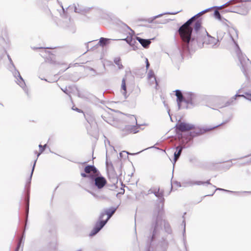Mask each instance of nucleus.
<instances>
[{
  "label": "nucleus",
  "mask_w": 251,
  "mask_h": 251,
  "mask_svg": "<svg viewBox=\"0 0 251 251\" xmlns=\"http://www.w3.org/2000/svg\"><path fill=\"white\" fill-rule=\"evenodd\" d=\"M152 193L159 199V203L155 205L153 210L151 227L146 233V251H167L168 243L166 237H162L157 240L162 229V217L164 213V191L158 188L157 191Z\"/></svg>",
  "instance_id": "f257e3e1"
},
{
  "label": "nucleus",
  "mask_w": 251,
  "mask_h": 251,
  "mask_svg": "<svg viewBox=\"0 0 251 251\" xmlns=\"http://www.w3.org/2000/svg\"><path fill=\"white\" fill-rule=\"evenodd\" d=\"M201 25L202 23L198 21L193 25V32L189 33L188 31H185L183 33L180 34L184 43L177 48V58L178 60L183 59L184 53L190 51L196 41L198 44L211 45L212 48L219 46L217 39L209 35L206 29L202 27Z\"/></svg>",
  "instance_id": "f03ea898"
},
{
  "label": "nucleus",
  "mask_w": 251,
  "mask_h": 251,
  "mask_svg": "<svg viewBox=\"0 0 251 251\" xmlns=\"http://www.w3.org/2000/svg\"><path fill=\"white\" fill-rule=\"evenodd\" d=\"M229 3V1L227 2L226 3L222 5H221L220 6H214L209 8H208L207 9H205L201 12H199L197 14L195 15V16H193L191 18H190L189 20H188L185 23H184L181 26H180L178 29V32L179 34H182L184 33V31H188L189 32H193V25H195V23L198 21H200L201 22V19L200 18V15L208 11L209 10L215 8V7H218L221 8L224 5L227 4Z\"/></svg>",
  "instance_id": "7ed1b4c3"
},
{
  "label": "nucleus",
  "mask_w": 251,
  "mask_h": 251,
  "mask_svg": "<svg viewBox=\"0 0 251 251\" xmlns=\"http://www.w3.org/2000/svg\"><path fill=\"white\" fill-rule=\"evenodd\" d=\"M176 96L178 110L183 108H192L199 103L196 99L197 95H188L187 98H185L184 95Z\"/></svg>",
  "instance_id": "20e7f679"
},
{
  "label": "nucleus",
  "mask_w": 251,
  "mask_h": 251,
  "mask_svg": "<svg viewBox=\"0 0 251 251\" xmlns=\"http://www.w3.org/2000/svg\"><path fill=\"white\" fill-rule=\"evenodd\" d=\"M48 147L47 144H45L44 145H42L41 144H40L39 145V151L38 152L37 151H35V153L37 154V158L34 160V163L33 164L31 173L29 176V178L27 180L26 182V184L25 186V195L27 196V200L28 202V204H29V194H30V185H31V179L32 177V175L33 174V172L35 169V167L36 166V163L37 162V159L38 157L45 150L46 148Z\"/></svg>",
  "instance_id": "39448f33"
},
{
  "label": "nucleus",
  "mask_w": 251,
  "mask_h": 251,
  "mask_svg": "<svg viewBox=\"0 0 251 251\" xmlns=\"http://www.w3.org/2000/svg\"><path fill=\"white\" fill-rule=\"evenodd\" d=\"M232 118V116H230L227 119L223 121L221 124L220 125L213 126V127H200L196 126V125H193V128H191L190 129V131H188V135L191 138H194L197 136H199L200 135H201L206 132L216 127L219 126L221 125L225 124L227 123H228L229 121L231 120Z\"/></svg>",
  "instance_id": "423d86ee"
},
{
  "label": "nucleus",
  "mask_w": 251,
  "mask_h": 251,
  "mask_svg": "<svg viewBox=\"0 0 251 251\" xmlns=\"http://www.w3.org/2000/svg\"><path fill=\"white\" fill-rule=\"evenodd\" d=\"M230 38H231L232 41L234 42V43L235 45L236 49V52L237 54V55L238 56L239 61L240 62V65H241V68L242 69V71L243 72V73L245 75L246 71L247 70V66L249 64L251 63L250 60L247 58V57L245 55L243 54V53L241 51V50H240L239 45L238 44L235 42L234 38L232 37V36L230 35Z\"/></svg>",
  "instance_id": "0eeeda50"
},
{
  "label": "nucleus",
  "mask_w": 251,
  "mask_h": 251,
  "mask_svg": "<svg viewBox=\"0 0 251 251\" xmlns=\"http://www.w3.org/2000/svg\"><path fill=\"white\" fill-rule=\"evenodd\" d=\"M99 174L100 176H96L95 175H93L92 178L90 182V184L93 189L97 188L99 190L101 189L107 183V180L105 178L102 176L100 173Z\"/></svg>",
  "instance_id": "6e6552de"
},
{
  "label": "nucleus",
  "mask_w": 251,
  "mask_h": 251,
  "mask_svg": "<svg viewBox=\"0 0 251 251\" xmlns=\"http://www.w3.org/2000/svg\"><path fill=\"white\" fill-rule=\"evenodd\" d=\"M132 116L135 119L136 121V125H126L122 130V136L124 137L129 134H135L139 131L141 126L143 125L138 124L136 117L134 115Z\"/></svg>",
  "instance_id": "1a4fd4ad"
},
{
  "label": "nucleus",
  "mask_w": 251,
  "mask_h": 251,
  "mask_svg": "<svg viewBox=\"0 0 251 251\" xmlns=\"http://www.w3.org/2000/svg\"><path fill=\"white\" fill-rule=\"evenodd\" d=\"M107 223V221H105V220H104L103 218H100V216H99L98 221L89 233V236L93 237L96 235L101 229H102Z\"/></svg>",
  "instance_id": "9d476101"
},
{
  "label": "nucleus",
  "mask_w": 251,
  "mask_h": 251,
  "mask_svg": "<svg viewBox=\"0 0 251 251\" xmlns=\"http://www.w3.org/2000/svg\"><path fill=\"white\" fill-rule=\"evenodd\" d=\"M107 173L109 180L112 183L113 185L117 184L118 181V176L112 164H111L110 167L107 168Z\"/></svg>",
  "instance_id": "9b49d317"
},
{
  "label": "nucleus",
  "mask_w": 251,
  "mask_h": 251,
  "mask_svg": "<svg viewBox=\"0 0 251 251\" xmlns=\"http://www.w3.org/2000/svg\"><path fill=\"white\" fill-rule=\"evenodd\" d=\"M77 96L95 105H97L99 103H105L104 100L98 98L96 95H77Z\"/></svg>",
  "instance_id": "f8f14e48"
},
{
  "label": "nucleus",
  "mask_w": 251,
  "mask_h": 251,
  "mask_svg": "<svg viewBox=\"0 0 251 251\" xmlns=\"http://www.w3.org/2000/svg\"><path fill=\"white\" fill-rule=\"evenodd\" d=\"M124 100L123 103L130 108H134L136 104V95H123Z\"/></svg>",
  "instance_id": "ddd939ff"
},
{
  "label": "nucleus",
  "mask_w": 251,
  "mask_h": 251,
  "mask_svg": "<svg viewBox=\"0 0 251 251\" xmlns=\"http://www.w3.org/2000/svg\"><path fill=\"white\" fill-rule=\"evenodd\" d=\"M118 207V206L117 207L112 206L108 208L105 209L103 211L101 212L100 213V215H99V216H100V218L103 219L104 217L106 215L107 218L105 220L107 221V222H108L109 220L111 218V217H112L113 215L115 213V212L117 210Z\"/></svg>",
  "instance_id": "4468645a"
},
{
  "label": "nucleus",
  "mask_w": 251,
  "mask_h": 251,
  "mask_svg": "<svg viewBox=\"0 0 251 251\" xmlns=\"http://www.w3.org/2000/svg\"><path fill=\"white\" fill-rule=\"evenodd\" d=\"M9 70L12 72L14 76L17 79L18 84L22 87H23L25 85V81L22 76L21 75L20 72L18 70L15 68L9 67Z\"/></svg>",
  "instance_id": "2eb2a0df"
},
{
  "label": "nucleus",
  "mask_w": 251,
  "mask_h": 251,
  "mask_svg": "<svg viewBox=\"0 0 251 251\" xmlns=\"http://www.w3.org/2000/svg\"><path fill=\"white\" fill-rule=\"evenodd\" d=\"M240 97H243L245 99L251 101V95H234L230 100L225 102L224 106H228L235 104L236 100Z\"/></svg>",
  "instance_id": "dca6fc26"
},
{
  "label": "nucleus",
  "mask_w": 251,
  "mask_h": 251,
  "mask_svg": "<svg viewBox=\"0 0 251 251\" xmlns=\"http://www.w3.org/2000/svg\"><path fill=\"white\" fill-rule=\"evenodd\" d=\"M176 128L180 131H190L193 127V124L186 123L183 121H178L176 125Z\"/></svg>",
  "instance_id": "f3484780"
},
{
  "label": "nucleus",
  "mask_w": 251,
  "mask_h": 251,
  "mask_svg": "<svg viewBox=\"0 0 251 251\" xmlns=\"http://www.w3.org/2000/svg\"><path fill=\"white\" fill-rule=\"evenodd\" d=\"M162 222H163V225H164V230L168 234H171L172 233V228H171V226L170 225V224L166 221H163L162 220ZM163 225V222H162V225ZM162 230V228L161 229V230H160V233L161 232V231ZM159 235H160V233L159 234ZM162 237H166V240L168 241L167 240V236H165V235H163V236H162L161 238H160V235L158 236V238H157V240H160L161 239V238ZM168 243H169V242L167 241ZM169 246V245L168 246V247ZM168 248V247L167 248ZM168 249H167V250Z\"/></svg>",
  "instance_id": "a211bd4d"
},
{
  "label": "nucleus",
  "mask_w": 251,
  "mask_h": 251,
  "mask_svg": "<svg viewBox=\"0 0 251 251\" xmlns=\"http://www.w3.org/2000/svg\"><path fill=\"white\" fill-rule=\"evenodd\" d=\"M154 38L146 39L142 38L139 37H136V40L138 41V42L143 48L146 49H147L149 47L151 43V41Z\"/></svg>",
  "instance_id": "6ab92c4d"
},
{
  "label": "nucleus",
  "mask_w": 251,
  "mask_h": 251,
  "mask_svg": "<svg viewBox=\"0 0 251 251\" xmlns=\"http://www.w3.org/2000/svg\"><path fill=\"white\" fill-rule=\"evenodd\" d=\"M123 40L126 41V42L131 47H132V49L134 50H136L138 49V46L139 45L138 43L136 41V39H133L132 38H126L122 39Z\"/></svg>",
  "instance_id": "aec40b11"
},
{
  "label": "nucleus",
  "mask_w": 251,
  "mask_h": 251,
  "mask_svg": "<svg viewBox=\"0 0 251 251\" xmlns=\"http://www.w3.org/2000/svg\"><path fill=\"white\" fill-rule=\"evenodd\" d=\"M84 172L88 174H91V172L96 175L100 174L99 171L94 165H87L84 168Z\"/></svg>",
  "instance_id": "412c9836"
},
{
  "label": "nucleus",
  "mask_w": 251,
  "mask_h": 251,
  "mask_svg": "<svg viewBox=\"0 0 251 251\" xmlns=\"http://www.w3.org/2000/svg\"><path fill=\"white\" fill-rule=\"evenodd\" d=\"M183 148L177 146L176 148V151L174 153L173 165L174 166L176 162L179 159Z\"/></svg>",
  "instance_id": "4be33fe9"
},
{
  "label": "nucleus",
  "mask_w": 251,
  "mask_h": 251,
  "mask_svg": "<svg viewBox=\"0 0 251 251\" xmlns=\"http://www.w3.org/2000/svg\"><path fill=\"white\" fill-rule=\"evenodd\" d=\"M111 40H117L116 39H111L109 38L101 37L99 39V41L98 42L97 46H100L102 47H104L106 46L107 45L109 44L110 41Z\"/></svg>",
  "instance_id": "5701e85b"
},
{
  "label": "nucleus",
  "mask_w": 251,
  "mask_h": 251,
  "mask_svg": "<svg viewBox=\"0 0 251 251\" xmlns=\"http://www.w3.org/2000/svg\"><path fill=\"white\" fill-rule=\"evenodd\" d=\"M77 6H76L75 4H73V7L74 8V12L75 13L84 14V13L86 12L89 10V8L80 6L78 4H77Z\"/></svg>",
  "instance_id": "b1692460"
},
{
  "label": "nucleus",
  "mask_w": 251,
  "mask_h": 251,
  "mask_svg": "<svg viewBox=\"0 0 251 251\" xmlns=\"http://www.w3.org/2000/svg\"><path fill=\"white\" fill-rule=\"evenodd\" d=\"M153 148H154V146L149 147V148H147L146 149H145L142 150L141 151H139L138 152H136V153H129V152H128L127 151H122V152H120L119 156H120V158H123L125 157H126V155L124 154V153H126L127 155L130 154V155H134L138 154L140 153V152H141L142 151H145V150H148L149 149Z\"/></svg>",
  "instance_id": "393cba45"
},
{
  "label": "nucleus",
  "mask_w": 251,
  "mask_h": 251,
  "mask_svg": "<svg viewBox=\"0 0 251 251\" xmlns=\"http://www.w3.org/2000/svg\"><path fill=\"white\" fill-rule=\"evenodd\" d=\"M180 11H177V12H165V13H161V14H158L157 15H156L155 16H153V17H151V18L149 19V20H148V22L149 23H152L153 22V21L154 20H155L156 19H157L158 18L161 17L162 16H163V15H164L165 14L175 15V14H177Z\"/></svg>",
  "instance_id": "a878e982"
},
{
  "label": "nucleus",
  "mask_w": 251,
  "mask_h": 251,
  "mask_svg": "<svg viewBox=\"0 0 251 251\" xmlns=\"http://www.w3.org/2000/svg\"><path fill=\"white\" fill-rule=\"evenodd\" d=\"M68 93L69 94H79L77 88L75 85L68 86Z\"/></svg>",
  "instance_id": "bb28decb"
},
{
  "label": "nucleus",
  "mask_w": 251,
  "mask_h": 251,
  "mask_svg": "<svg viewBox=\"0 0 251 251\" xmlns=\"http://www.w3.org/2000/svg\"><path fill=\"white\" fill-rule=\"evenodd\" d=\"M217 190L220 191H223V192H227V193H238V192L230 191V190H228L225 189H223V188H216V189L215 190H214V191L212 192V194H208V195H206L204 196L203 197L204 198V197H207V196H212L214 195V194L215 193V192L216 191H217Z\"/></svg>",
  "instance_id": "cd10ccee"
},
{
  "label": "nucleus",
  "mask_w": 251,
  "mask_h": 251,
  "mask_svg": "<svg viewBox=\"0 0 251 251\" xmlns=\"http://www.w3.org/2000/svg\"><path fill=\"white\" fill-rule=\"evenodd\" d=\"M214 16L215 18L218 19L222 22H224V21H227L226 19L223 17L220 12L217 10H215L214 12Z\"/></svg>",
  "instance_id": "c85d7f7f"
},
{
  "label": "nucleus",
  "mask_w": 251,
  "mask_h": 251,
  "mask_svg": "<svg viewBox=\"0 0 251 251\" xmlns=\"http://www.w3.org/2000/svg\"><path fill=\"white\" fill-rule=\"evenodd\" d=\"M56 242L55 240L50 242L48 245V249L50 251H54L56 249Z\"/></svg>",
  "instance_id": "c756f323"
},
{
  "label": "nucleus",
  "mask_w": 251,
  "mask_h": 251,
  "mask_svg": "<svg viewBox=\"0 0 251 251\" xmlns=\"http://www.w3.org/2000/svg\"><path fill=\"white\" fill-rule=\"evenodd\" d=\"M160 98L162 102H163L165 107L166 108V109L167 110V112H168L169 116H170V109H169L168 105L166 103V100H165V97H164L163 95H160Z\"/></svg>",
  "instance_id": "7c9ffc66"
},
{
  "label": "nucleus",
  "mask_w": 251,
  "mask_h": 251,
  "mask_svg": "<svg viewBox=\"0 0 251 251\" xmlns=\"http://www.w3.org/2000/svg\"><path fill=\"white\" fill-rule=\"evenodd\" d=\"M202 183L201 182V181L189 180L185 182V184L190 186H192L194 185H201L202 184Z\"/></svg>",
  "instance_id": "2f4dec72"
},
{
  "label": "nucleus",
  "mask_w": 251,
  "mask_h": 251,
  "mask_svg": "<svg viewBox=\"0 0 251 251\" xmlns=\"http://www.w3.org/2000/svg\"><path fill=\"white\" fill-rule=\"evenodd\" d=\"M114 62L115 64L118 66V69L119 70L123 69L124 67L122 63H121V58L120 57L115 58L114 59Z\"/></svg>",
  "instance_id": "473e14b6"
},
{
  "label": "nucleus",
  "mask_w": 251,
  "mask_h": 251,
  "mask_svg": "<svg viewBox=\"0 0 251 251\" xmlns=\"http://www.w3.org/2000/svg\"><path fill=\"white\" fill-rule=\"evenodd\" d=\"M226 34L225 32H223L222 31H217V40L218 41V42L219 43V42H220L223 38L225 34Z\"/></svg>",
  "instance_id": "72a5a7b5"
},
{
  "label": "nucleus",
  "mask_w": 251,
  "mask_h": 251,
  "mask_svg": "<svg viewBox=\"0 0 251 251\" xmlns=\"http://www.w3.org/2000/svg\"><path fill=\"white\" fill-rule=\"evenodd\" d=\"M121 89L124 91L123 94H126V79L125 78H123L122 81Z\"/></svg>",
  "instance_id": "f704fd0d"
},
{
  "label": "nucleus",
  "mask_w": 251,
  "mask_h": 251,
  "mask_svg": "<svg viewBox=\"0 0 251 251\" xmlns=\"http://www.w3.org/2000/svg\"><path fill=\"white\" fill-rule=\"evenodd\" d=\"M80 175L82 177L88 178L90 182L91 179L92 178V176L93 175L92 174H88L87 173L84 172H81L80 173Z\"/></svg>",
  "instance_id": "c9c22d12"
},
{
  "label": "nucleus",
  "mask_w": 251,
  "mask_h": 251,
  "mask_svg": "<svg viewBox=\"0 0 251 251\" xmlns=\"http://www.w3.org/2000/svg\"><path fill=\"white\" fill-rule=\"evenodd\" d=\"M148 76L149 78L151 79L153 78L156 81L155 75L154 74L153 71L152 70L149 71Z\"/></svg>",
  "instance_id": "e433bc0d"
},
{
  "label": "nucleus",
  "mask_w": 251,
  "mask_h": 251,
  "mask_svg": "<svg viewBox=\"0 0 251 251\" xmlns=\"http://www.w3.org/2000/svg\"><path fill=\"white\" fill-rule=\"evenodd\" d=\"M188 160L189 162L192 164H195L197 161V158L193 156L189 157Z\"/></svg>",
  "instance_id": "4c0bfd02"
},
{
  "label": "nucleus",
  "mask_w": 251,
  "mask_h": 251,
  "mask_svg": "<svg viewBox=\"0 0 251 251\" xmlns=\"http://www.w3.org/2000/svg\"><path fill=\"white\" fill-rule=\"evenodd\" d=\"M243 2H245V5L248 4L247 8H251V0H241Z\"/></svg>",
  "instance_id": "58836bf2"
},
{
  "label": "nucleus",
  "mask_w": 251,
  "mask_h": 251,
  "mask_svg": "<svg viewBox=\"0 0 251 251\" xmlns=\"http://www.w3.org/2000/svg\"><path fill=\"white\" fill-rule=\"evenodd\" d=\"M7 58H8L9 61V62H10V64L11 65V66L10 67L12 68H15V66L13 62V61H12L10 56L8 54H7Z\"/></svg>",
  "instance_id": "ea45409f"
},
{
  "label": "nucleus",
  "mask_w": 251,
  "mask_h": 251,
  "mask_svg": "<svg viewBox=\"0 0 251 251\" xmlns=\"http://www.w3.org/2000/svg\"><path fill=\"white\" fill-rule=\"evenodd\" d=\"M210 179H208V180H207L206 181H201V182L202 183L201 185H203L204 184H206L207 185H210L212 186V187L213 188H216V186L212 185L211 183H210Z\"/></svg>",
  "instance_id": "a19ab883"
},
{
  "label": "nucleus",
  "mask_w": 251,
  "mask_h": 251,
  "mask_svg": "<svg viewBox=\"0 0 251 251\" xmlns=\"http://www.w3.org/2000/svg\"><path fill=\"white\" fill-rule=\"evenodd\" d=\"M72 109L74 111H76L78 113H83V111L81 109H80L77 107H75V105L73 106V107H72Z\"/></svg>",
  "instance_id": "79ce46f5"
},
{
  "label": "nucleus",
  "mask_w": 251,
  "mask_h": 251,
  "mask_svg": "<svg viewBox=\"0 0 251 251\" xmlns=\"http://www.w3.org/2000/svg\"><path fill=\"white\" fill-rule=\"evenodd\" d=\"M186 214V212H184L183 215L182 216V218L183 219V220L182 222V225L183 226V228H186V222H185V217H184V215Z\"/></svg>",
  "instance_id": "37998d69"
},
{
  "label": "nucleus",
  "mask_w": 251,
  "mask_h": 251,
  "mask_svg": "<svg viewBox=\"0 0 251 251\" xmlns=\"http://www.w3.org/2000/svg\"><path fill=\"white\" fill-rule=\"evenodd\" d=\"M88 193H89L90 194H91L93 196H94L95 198H98L99 197V196H98L96 193H95L94 192L90 191V190H86Z\"/></svg>",
  "instance_id": "c03bdc74"
},
{
  "label": "nucleus",
  "mask_w": 251,
  "mask_h": 251,
  "mask_svg": "<svg viewBox=\"0 0 251 251\" xmlns=\"http://www.w3.org/2000/svg\"><path fill=\"white\" fill-rule=\"evenodd\" d=\"M231 159L227 161V162H229V164L226 165V167L227 169H229L233 165V164L231 162Z\"/></svg>",
  "instance_id": "a18cd8bd"
},
{
  "label": "nucleus",
  "mask_w": 251,
  "mask_h": 251,
  "mask_svg": "<svg viewBox=\"0 0 251 251\" xmlns=\"http://www.w3.org/2000/svg\"><path fill=\"white\" fill-rule=\"evenodd\" d=\"M68 160L72 162H74V163H77V164H81L82 165H84V164H86L88 161H84V162H82V163H80V162H76L75 161H74V160H71V159H67Z\"/></svg>",
  "instance_id": "49530a36"
},
{
  "label": "nucleus",
  "mask_w": 251,
  "mask_h": 251,
  "mask_svg": "<svg viewBox=\"0 0 251 251\" xmlns=\"http://www.w3.org/2000/svg\"><path fill=\"white\" fill-rule=\"evenodd\" d=\"M173 92L175 93V94H183L182 91L179 89L175 90L173 91Z\"/></svg>",
  "instance_id": "de8ad7c7"
},
{
  "label": "nucleus",
  "mask_w": 251,
  "mask_h": 251,
  "mask_svg": "<svg viewBox=\"0 0 251 251\" xmlns=\"http://www.w3.org/2000/svg\"><path fill=\"white\" fill-rule=\"evenodd\" d=\"M123 25L126 26L128 29L130 30L132 32L134 33V31L129 27L125 23H123Z\"/></svg>",
  "instance_id": "09e8293b"
},
{
  "label": "nucleus",
  "mask_w": 251,
  "mask_h": 251,
  "mask_svg": "<svg viewBox=\"0 0 251 251\" xmlns=\"http://www.w3.org/2000/svg\"><path fill=\"white\" fill-rule=\"evenodd\" d=\"M183 244L184 246L185 247V249L187 251V247H186V238L185 237H183Z\"/></svg>",
  "instance_id": "8fccbe9b"
},
{
  "label": "nucleus",
  "mask_w": 251,
  "mask_h": 251,
  "mask_svg": "<svg viewBox=\"0 0 251 251\" xmlns=\"http://www.w3.org/2000/svg\"><path fill=\"white\" fill-rule=\"evenodd\" d=\"M62 90L66 94H69L68 93V91L66 90H68V86H66L64 89L62 88Z\"/></svg>",
  "instance_id": "3c124183"
},
{
  "label": "nucleus",
  "mask_w": 251,
  "mask_h": 251,
  "mask_svg": "<svg viewBox=\"0 0 251 251\" xmlns=\"http://www.w3.org/2000/svg\"><path fill=\"white\" fill-rule=\"evenodd\" d=\"M169 20H168V19H165L164 20L163 22H160V24H166L167 23V22H168Z\"/></svg>",
  "instance_id": "603ef678"
},
{
  "label": "nucleus",
  "mask_w": 251,
  "mask_h": 251,
  "mask_svg": "<svg viewBox=\"0 0 251 251\" xmlns=\"http://www.w3.org/2000/svg\"><path fill=\"white\" fill-rule=\"evenodd\" d=\"M150 66V64L149 62H148L146 64V67L147 70L149 69Z\"/></svg>",
  "instance_id": "864d4df0"
},
{
  "label": "nucleus",
  "mask_w": 251,
  "mask_h": 251,
  "mask_svg": "<svg viewBox=\"0 0 251 251\" xmlns=\"http://www.w3.org/2000/svg\"><path fill=\"white\" fill-rule=\"evenodd\" d=\"M89 70L90 71H92L93 72H94L95 73H96V70L93 68H91V67H89Z\"/></svg>",
  "instance_id": "5fc2aeb1"
},
{
  "label": "nucleus",
  "mask_w": 251,
  "mask_h": 251,
  "mask_svg": "<svg viewBox=\"0 0 251 251\" xmlns=\"http://www.w3.org/2000/svg\"><path fill=\"white\" fill-rule=\"evenodd\" d=\"M243 94H251V91H246L243 92Z\"/></svg>",
  "instance_id": "6e6d98bb"
},
{
  "label": "nucleus",
  "mask_w": 251,
  "mask_h": 251,
  "mask_svg": "<svg viewBox=\"0 0 251 251\" xmlns=\"http://www.w3.org/2000/svg\"><path fill=\"white\" fill-rule=\"evenodd\" d=\"M175 183H176V184L177 186H178V187H181V184H180V183L179 182L176 181V182H175Z\"/></svg>",
  "instance_id": "4d7b16f0"
},
{
  "label": "nucleus",
  "mask_w": 251,
  "mask_h": 251,
  "mask_svg": "<svg viewBox=\"0 0 251 251\" xmlns=\"http://www.w3.org/2000/svg\"><path fill=\"white\" fill-rule=\"evenodd\" d=\"M185 232H186V228H183V233H182L183 237H185Z\"/></svg>",
  "instance_id": "13d9d810"
},
{
  "label": "nucleus",
  "mask_w": 251,
  "mask_h": 251,
  "mask_svg": "<svg viewBox=\"0 0 251 251\" xmlns=\"http://www.w3.org/2000/svg\"><path fill=\"white\" fill-rule=\"evenodd\" d=\"M19 249H20V245H18L16 247V249H15V251H19Z\"/></svg>",
  "instance_id": "bf43d9fd"
},
{
  "label": "nucleus",
  "mask_w": 251,
  "mask_h": 251,
  "mask_svg": "<svg viewBox=\"0 0 251 251\" xmlns=\"http://www.w3.org/2000/svg\"><path fill=\"white\" fill-rule=\"evenodd\" d=\"M241 89H239L236 92V95L239 94V93H242Z\"/></svg>",
  "instance_id": "052dcab7"
},
{
  "label": "nucleus",
  "mask_w": 251,
  "mask_h": 251,
  "mask_svg": "<svg viewBox=\"0 0 251 251\" xmlns=\"http://www.w3.org/2000/svg\"><path fill=\"white\" fill-rule=\"evenodd\" d=\"M185 94L191 95V94H194V93L192 92H185Z\"/></svg>",
  "instance_id": "680f3d73"
},
{
  "label": "nucleus",
  "mask_w": 251,
  "mask_h": 251,
  "mask_svg": "<svg viewBox=\"0 0 251 251\" xmlns=\"http://www.w3.org/2000/svg\"><path fill=\"white\" fill-rule=\"evenodd\" d=\"M68 96H69V97L70 100H71L72 102H73L72 99V98H71V95H68Z\"/></svg>",
  "instance_id": "e2e57ef3"
},
{
  "label": "nucleus",
  "mask_w": 251,
  "mask_h": 251,
  "mask_svg": "<svg viewBox=\"0 0 251 251\" xmlns=\"http://www.w3.org/2000/svg\"><path fill=\"white\" fill-rule=\"evenodd\" d=\"M155 191H152L151 190V189H150L149 191V193H153L152 192H154Z\"/></svg>",
  "instance_id": "0e129e2a"
},
{
  "label": "nucleus",
  "mask_w": 251,
  "mask_h": 251,
  "mask_svg": "<svg viewBox=\"0 0 251 251\" xmlns=\"http://www.w3.org/2000/svg\"><path fill=\"white\" fill-rule=\"evenodd\" d=\"M145 62H146V64L148 62H149V61H148V58H145Z\"/></svg>",
  "instance_id": "69168bd1"
},
{
  "label": "nucleus",
  "mask_w": 251,
  "mask_h": 251,
  "mask_svg": "<svg viewBox=\"0 0 251 251\" xmlns=\"http://www.w3.org/2000/svg\"><path fill=\"white\" fill-rule=\"evenodd\" d=\"M91 41H89V42H88L87 43H86V47L88 48V43H91Z\"/></svg>",
  "instance_id": "338daca9"
},
{
  "label": "nucleus",
  "mask_w": 251,
  "mask_h": 251,
  "mask_svg": "<svg viewBox=\"0 0 251 251\" xmlns=\"http://www.w3.org/2000/svg\"><path fill=\"white\" fill-rule=\"evenodd\" d=\"M243 192L246 193H251V192H250V191H244Z\"/></svg>",
  "instance_id": "774afa93"
}]
</instances>
